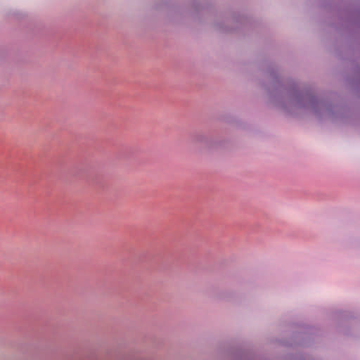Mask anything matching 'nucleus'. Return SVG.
<instances>
[{"instance_id": "f257e3e1", "label": "nucleus", "mask_w": 360, "mask_h": 360, "mask_svg": "<svg viewBox=\"0 0 360 360\" xmlns=\"http://www.w3.org/2000/svg\"><path fill=\"white\" fill-rule=\"evenodd\" d=\"M275 103L278 107L290 113L303 110H309L314 115H320L322 111L329 110L323 101H319L311 93L300 91L295 89L289 90L277 97Z\"/></svg>"}, {"instance_id": "f03ea898", "label": "nucleus", "mask_w": 360, "mask_h": 360, "mask_svg": "<svg viewBox=\"0 0 360 360\" xmlns=\"http://www.w3.org/2000/svg\"><path fill=\"white\" fill-rule=\"evenodd\" d=\"M193 141L195 143L207 149H215L220 143L217 139L210 137L205 133H198L194 135Z\"/></svg>"}]
</instances>
